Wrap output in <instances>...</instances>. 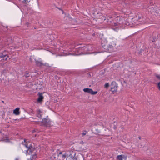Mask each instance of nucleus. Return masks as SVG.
<instances>
[{"label": "nucleus", "instance_id": "obj_6", "mask_svg": "<svg viewBox=\"0 0 160 160\" xmlns=\"http://www.w3.org/2000/svg\"><path fill=\"white\" fill-rule=\"evenodd\" d=\"M24 146L27 148L28 149L29 154H31L32 152L35 151L34 148L32 147L28 146V145L26 144H25Z\"/></svg>", "mask_w": 160, "mask_h": 160}, {"label": "nucleus", "instance_id": "obj_31", "mask_svg": "<svg viewBox=\"0 0 160 160\" xmlns=\"http://www.w3.org/2000/svg\"><path fill=\"white\" fill-rule=\"evenodd\" d=\"M93 36H95V33H94L93 34Z\"/></svg>", "mask_w": 160, "mask_h": 160}, {"label": "nucleus", "instance_id": "obj_13", "mask_svg": "<svg viewBox=\"0 0 160 160\" xmlns=\"http://www.w3.org/2000/svg\"><path fill=\"white\" fill-rule=\"evenodd\" d=\"M76 155V153L73 152H72L69 155V157L71 158H73L75 157V155Z\"/></svg>", "mask_w": 160, "mask_h": 160}, {"label": "nucleus", "instance_id": "obj_24", "mask_svg": "<svg viewBox=\"0 0 160 160\" xmlns=\"http://www.w3.org/2000/svg\"><path fill=\"white\" fill-rule=\"evenodd\" d=\"M72 159V160H77V158L76 157H74L72 158H71Z\"/></svg>", "mask_w": 160, "mask_h": 160}, {"label": "nucleus", "instance_id": "obj_7", "mask_svg": "<svg viewBox=\"0 0 160 160\" xmlns=\"http://www.w3.org/2000/svg\"><path fill=\"white\" fill-rule=\"evenodd\" d=\"M44 114V113L42 111H41L40 109L38 110L37 111V116L40 119H41L42 117L43 116Z\"/></svg>", "mask_w": 160, "mask_h": 160}, {"label": "nucleus", "instance_id": "obj_12", "mask_svg": "<svg viewBox=\"0 0 160 160\" xmlns=\"http://www.w3.org/2000/svg\"><path fill=\"white\" fill-rule=\"evenodd\" d=\"M37 157V154L34 153L30 157V159L31 160H35Z\"/></svg>", "mask_w": 160, "mask_h": 160}, {"label": "nucleus", "instance_id": "obj_30", "mask_svg": "<svg viewBox=\"0 0 160 160\" xmlns=\"http://www.w3.org/2000/svg\"><path fill=\"white\" fill-rule=\"evenodd\" d=\"M34 119L33 118H31V121H32L33 120H32V119Z\"/></svg>", "mask_w": 160, "mask_h": 160}, {"label": "nucleus", "instance_id": "obj_19", "mask_svg": "<svg viewBox=\"0 0 160 160\" xmlns=\"http://www.w3.org/2000/svg\"><path fill=\"white\" fill-rule=\"evenodd\" d=\"M109 84L108 83H107L104 85V87L106 88H108L109 87Z\"/></svg>", "mask_w": 160, "mask_h": 160}, {"label": "nucleus", "instance_id": "obj_18", "mask_svg": "<svg viewBox=\"0 0 160 160\" xmlns=\"http://www.w3.org/2000/svg\"><path fill=\"white\" fill-rule=\"evenodd\" d=\"M30 2V1H29L28 0H24L22 1V2L25 4H27V3L29 2Z\"/></svg>", "mask_w": 160, "mask_h": 160}, {"label": "nucleus", "instance_id": "obj_22", "mask_svg": "<svg viewBox=\"0 0 160 160\" xmlns=\"http://www.w3.org/2000/svg\"><path fill=\"white\" fill-rule=\"evenodd\" d=\"M24 153H26V154H27L28 153H29V151H28V148H27V150L25 151Z\"/></svg>", "mask_w": 160, "mask_h": 160}, {"label": "nucleus", "instance_id": "obj_35", "mask_svg": "<svg viewBox=\"0 0 160 160\" xmlns=\"http://www.w3.org/2000/svg\"><path fill=\"white\" fill-rule=\"evenodd\" d=\"M12 42V41L11 40V41H10V43Z\"/></svg>", "mask_w": 160, "mask_h": 160}, {"label": "nucleus", "instance_id": "obj_34", "mask_svg": "<svg viewBox=\"0 0 160 160\" xmlns=\"http://www.w3.org/2000/svg\"><path fill=\"white\" fill-rule=\"evenodd\" d=\"M72 44H75V42H72Z\"/></svg>", "mask_w": 160, "mask_h": 160}, {"label": "nucleus", "instance_id": "obj_3", "mask_svg": "<svg viewBox=\"0 0 160 160\" xmlns=\"http://www.w3.org/2000/svg\"><path fill=\"white\" fill-rule=\"evenodd\" d=\"M51 122L50 119L47 116L46 118L42 119L41 122V124L46 127H50L51 126Z\"/></svg>", "mask_w": 160, "mask_h": 160}, {"label": "nucleus", "instance_id": "obj_16", "mask_svg": "<svg viewBox=\"0 0 160 160\" xmlns=\"http://www.w3.org/2000/svg\"><path fill=\"white\" fill-rule=\"evenodd\" d=\"M150 41L152 42H154L156 40V37H150Z\"/></svg>", "mask_w": 160, "mask_h": 160}, {"label": "nucleus", "instance_id": "obj_17", "mask_svg": "<svg viewBox=\"0 0 160 160\" xmlns=\"http://www.w3.org/2000/svg\"><path fill=\"white\" fill-rule=\"evenodd\" d=\"M149 11L151 13H153V12L154 11H155V10L154 8L153 7H151L150 8H149Z\"/></svg>", "mask_w": 160, "mask_h": 160}, {"label": "nucleus", "instance_id": "obj_14", "mask_svg": "<svg viewBox=\"0 0 160 160\" xmlns=\"http://www.w3.org/2000/svg\"><path fill=\"white\" fill-rule=\"evenodd\" d=\"M84 53H79L78 52H73L72 53H69L68 54V55H80V54H83Z\"/></svg>", "mask_w": 160, "mask_h": 160}, {"label": "nucleus", "instance_id": "obj_32", "mask_svg": "<svg viewBox=\"0 0 160 160\" xmlns=\"http://www.w3.org/2000/svg\"><path fill=\"white\" fill-rule=\"evenodd\" d=\"M30 61H31V62H32V60H31V58H30Z\"/></svg>", "mask_w": 160, "mask_h": 160}, {"label": "nucleus", "instance_id": "obj_4", "mask_svg": "<svg viewBox=\"0 0 160 160\" xmlns=\"http://www.w3.org/2000/svg\"><path fill=\"white\" fill-rule=\"evenodd\" d=\"M111 87V91L112 92H116L118 91V85L116 82H112Z\"/></svg>", "mask_w": 160, "mask_h": 160}, {"label": "nucleus", "instance_id": "obj_25", "mask_svg": "<svg viewBox=\"0 0 160 160\" xmlns=\"http://www.w3.org/2000/svg\"><path fill=\"white\" fill-rule=\"evenodd\" d=\"M86 134V132H83L82 133V136H83L85 135Z\"/></svg>", "mask_w": 160, "mask_h": 160}, {"label": "nucleus", "instance_id": "obj_2", "mask_svg": "<svg viewBox=\"0 0 160 160\" xmlns=\"http://www.w3.org/2000/svg\"><path fill=\"white\" fill-rule=\"evenodd\" d=\"M107 24L112 26L118 27L120 24V18L119 17L115 18L109 16L107 17V20L104 19Z\"/></svg>", "mask_w": 160, "mask_h": 160}, {"label": "nucleus", "instance_id": "obj_26", "mask_svg": "<svg viewBox=\"0 0 160 160\" xmlns=\"http://www.w3.org/2000/svg\"><path fill=\"white\" fill-rule=\"evenodd\" d=\"M66 157V155L65 154L62 155V157H63L64 158H65Z\"/></svg>", "mask_w": 160, "mask_h": 160}, {"label": "nucleus", "instance_id": "obj_11", "mask_svg": "<svg viewBox=\"0 0 160 160\" xmlns=\"http://www.w3.org/2000/svg\"><path fill=\"white\" fill-rule=\"evenodd\" d=\"M43 98V97L42 96V93H39V97L37 100V101L38 102H41Z\"/></svg>", "mask_w": 160, "mask_h": 160}, {"label": "nucleus", "instance_id": "obj_5", "mask_svg": "<svg viewBox=\"0 0 160 160\" xmlns=\"http://www.w3.org/2000/svg\"><path fill=\"white\" fill-rule=\"evenodd\" d=\"M83 91L84 92H87L92 95H95L98 93L97 91H93L92 89L89 88H85L83 89Z\"/></svg>", "mask_w": 160, "mask_h": 160}, {"label": "nucleus", "instance_id": "obj_37", "mask_svg": "<svg viewBox=\"0 0 160 160\" xmlns=\"http://www.w3.org/2000/svg\"><path fill=\"white\" fill-rule=\"evenodd\" d=\"M17 120V119H15V120L16 121Z\"/></svg>", "mask_w": 160, "mask_h": 160}, {"label": "nucleus", "instance_id": "obj_21", "mask_svg": "<svg viewBox=\"0 0 160 160\" xmlns=\"http://www.w3.org/2000/svg\"><path fill=\"white\" fill-rule=\"evenodd\" d=\"M156 77L158 79H160V74L157 75H156Z\"/></svg>", "mask_w": 160, "mask_h": 160}, {"label": "nucleus", "instance_id": "obj_15", "mask_svg": "<svg viewBox=\"0 0 160 160\" xmlns=\"http://www.w3.org/2000/svg\"><path fill=\"white\" fill-rule=\"evenodd\" d=\"M123 156L122 155H119L117 156V158L119 160H122V156Z\"/></svg>", "mask_w": 160, "mask_h": 160}, {"label": "nucleus", "instance_id": "obj_9", "mask_svg": "<svg viewBox=\"0 0 160 160\" xmlns=\"http://www.w3.org/2000/svg\"><path fill=\"white\" fill-rule=\"evenodd\" d=\"M35 60L37 65L41 66L44 65V64L42 62V61H41V58H39L38 60L35 59Z\"/></svg>", "mask_w": 160, "mask_h": 160}, {"label": "nucleus", "instance_id": "obj_33", "mask_svg": "<svg viewBox=\"0 0 160 160\" xmlns=\"http://www.w3.org/2000/svg\"><path fill=\"white\" fill-rule=\"evenodd\" d=\"M24 142H26V139H24Z\"/></svg>", "mask_w": 160, "mask_h": 160}, {"label": "nucleus", "instance_id": "obj_29", "mask_svg": "<svg viewBox=\"0 0 160 160\" xmlns=\"http://www.w3.org/2000/svg\"><path fill=\"white\" fill-rule=\"evenodd\" d=\"M82 49V48H78L77 50V51H78V50H80L81 49Z\"/></svg>", "mask_w": 160, "mask_h": 160}, {"label": "nucleus", "instance_id": "obj_27", "mask_svg": "<svg viewBox=\"0 0 160 160\" xmlns=\"http://www.w3.org/2000/svg\"><path fill=\"white\" fill-rule=\"evenodd\" d=\"M28 74H26V75H25V76L26 77H29V76H28Z\"/></svg>", "mask_w": 160, "mask_h": 160}, {"label": "nucleus", "instance_id": "obj_10", "mask_svg": "<svg viewBox=\"0 0 160 160\" xmlns=\"http://www.w3.org/2000/svg\"><path fill=\"white\" fill-rule=\"evenodd\" d=\"M19 108H17L13 110V113L16 115H18L19 114L20 112L19 111Z\"/></svg>", "mask_w": 160, "mask_h": 160}, {"label": "nucleus", "instance_id": "obj_36", "mask_svg": "<svg viewBox=\"0 0 160 160\" xmlns=\"http://www.w3.org/2000/svg\"><path fill=\"white\" fill-rule=\"evenodd\" d=\"M138 138H139V139H140V137H139Z\"/></svg>", "mask_w": 160, "mask_h": 160}, {"label": "nucleus", "instance_id": "obj_23", "mask_svg": "<svg viewBox=\"0 0 160 160\" xmlns=\"http://www.w3.org/2000/svg\"><path fill=\"white\" fill-rule=\"evenodd\" d=\"M158 89L160 90V82L158 83Z\"/></svg>", "mask_w": 160, "mask_h": 160}, {"label": "nucleus", "instance_id": "obj_1", "mask_svg": "<svg viewBox=\"0 0 160 160\" xmlns=\"http://www.w3.org/2000/svg\"><path fill=\"white\" fill-rule=\"evenodd\" d=\"M101 44L102 48L105 52H112L113 47L116 45L113 39L110 38L107 40L105 39H102Z\"/></svg>", "mask_w": 160, "mask_h": 160}, {"label": "nucleus", "instance_id": "obj_8", "mask_svg": "<svg viewBox=\"0 0 160 160\" xmlns=\"http://www.w3.org/2000/svg\"><path fill=\"white\" fill-rule=\"evenodd\" d=\"M8 57V55L3 54L2 53H1L0 54V61H5L7 60Z\"/></svg>", "mask_w": 160, "mask_h": 160}, {"label": "nucleus", "instance_id": "obj_28", "mask_svg": "<svg viewBox=\"0 0 160 160\" xmlns=\"http://www.w3.org/2000/svg\"><path fill=\"white\" fill-rule=\"evenodd\" d=\"M62 154V152H59V154L58 155V156H59V155H61Z\"/></svg>", "mask_w": 160, "mask_h": 160}, {"label": "nucleus", "instance_id": "obj_20", "mask_svg": "<svg viewBox=\"0 0 160 160\" xmlns=\"http://www.w3.org/2000/svg\"><path fill=\"white\" fill-rule=\"evenodd\" d=\"M3 141L6 142H9V139L8 138H6L5 139L2 140Z\"/></svg>", "mask_w": 160, "mask_h": 160}]
</instances>
